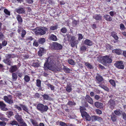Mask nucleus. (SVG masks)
<instances>
[{"mask_svg":"<svg viewBox=\"0 0 126 126\" xmlns=\"http://www.w3.org/2000/svg\"><path fill=\"white\" fill-rule=\"evenodd\" d=\"M58 27V26L57 25L55 26H52L50 27V30H51L54 31L57 29Z\"/></svg>","mask_w":126,"mask_h":126,"instance_id":"a19ab883","label":"nucleus"},{"mask_svg":"<svg viewBox=\"0 0 126 126\" xmlns=\"http://www.w3.org/2000/svg\"><path fill=\"white\" fill-rule=\"evenodd\" d=\"M50 39L53 41H55L57 40V38L55 35H52L50 37Z\"/></svg>","mask_w":126,"mask_h":126,"instance_id":"8fccbe9b","label":"nucleus"},{"mask_svg":"<svg viewBox=\"0 0 126 126\" xmlns=\"http://www.w3.org/2000/svg\"><path fill=\"white\" fill-rule=\"evenodd\" d=\"M84 43L85 44L89 46H91L92 44V42L88 39H86L85 40Z\"/></svg>","mask_w":126,"mask_h":126,"instance_id":"c85d7f7f","label":"nucleus"},{"mask_svg":"<svg viewBox=\"0 0 126 126\" xmlns=\"http://www.w3.org/2000/svg\"><path fill=\"white\" fill-rule=\"evenodd\" d=\"M85 65L88 69H93L94 68L93 66L88 62H85Z\"/></svg>","mask_w":126,"mask_h":126,"instance_id":"e433bc0d","label":"nucleus"},{"mask_svg":"<svg viewBox=\"0 0 126 126\" xmlns=\"http://www.w3.org/2000/svg\"><path fill=\"white\" fill-rule=\"evenodd\" d=\"M4 101L9 104H11L13 103V97L11 95H9L8 96H4L3 97Z\"/></svg>","mask_w":126,"mask_h":126,"instance_id":"0eeeda50","label":"nucleus"},{"mask_svg":"<svg viewBox=\"0 0 126 126\" xmlns=\"http://www.w3.org/2000/svg\"><path fill=\"white\" fill-rule=\"evenodd\" d=\"M102 61L103 64L105 66L107 64H110L112 62V60L111 57L109 55H106L102 57Z\"/></svg>","mask_w":126,"mask_h":126,"instance_id":"7ed1b4c3","label":"nucleus"},{"mask_svg":"<svg viewBox=\"0 0 126 126\" xmlns=\"http://www.w3.org/2000/svg\"><path fill=\"white\" fill-rule=\"evenodd\" d=\"M16 18L18 24L21 25L23 22V20L21 16L19 14L17 15Z\"/></svg>","mask_w":126,"mask_h":126,"instance_id":"4be33fe9","label":"nucleus"},{"mask_svg":"<svg viewBox=\"0 0 126 126\" xmlns=\"http://www.w3.org/2000/svg\"><path fill=\"white\" fill-rule=\"evenodd\" d=\"M48 87V89L50 88L51 90H53L54 89V87L53 85H52L48 83L46 84Z\"/></svg>","mask_w":126,"mask_h":126,"instance_id":"79ce46f5","label":"nucleus"},{"mask_svg":"<svg viewBox=\"0 0 126 126\" xmlns=\"http://www.w3.org/2000/svg\"><path fill=\"white\" fill-rule=\"evenodd\" d=\"M120 110H115L114 111V114L115 113L116 115L119 116L121 114V111Z\"/></svg>","mask_w":126,"mask_h":126,"instance_id":"5fc2aeb1","label":"nucleus"},{"mask_svg":"<svg viewBox=\"0 0 126 126\" xmlns=\"http://www.w3.org/2000/svg\"><path fill=\"white\" fill-rule=\"evenodd\" d=\"M83 118L86 121H90L91 120V117L86 112L81 114Z\"/></svg>","mask_w":126,"mask_h":126,"instance_id":"9d476101","label":"nucleus"},{"mask_svg":"<svg viewBox=\"0 0 126 126\" xmlns=\"http://www.w3.org/2000/svg\"><path fill=\"white\" fill-rule=\"evenodd\" d=\"M48 29L46 27L43 26H40L38 27H36L35 30L34 29V31L35 30V32H37V31H42V32H46L47 31Z\"/></svg>","mask_w":126,"mask_h":126,"instance_id":"9b49d317","label":"nucleus"},{"mask_svg":"<svg viewBox=\"0 0 126 126\" xmlns=\"http://www.w3.org/2000/svg\"><path fill=\"white\" fill-rule=\"evenodd\" d=\"M15 107L19 111H21L22 110L21 108L17 105H15Z\"/></svg>","mask_w":126,"mask_h":126,"instance_id":"774afa93","label":"nucleus"},{"mask_svg":"<svg viewBox=\"0 0 126 126\" xmlns=\"http://www.w3.org/2000/svg\"><path fill=\"white\" fill-rule=\"evenodd\" d=\"M79 109L80 110V112L81 113V114L86 112V111H85V110H86V109L84 107L81 106H80Z\"/></svg>","mask_w":126,"mask_h":126,"instance_id":"c9c22d12","label":"nucleus"},{"mask_svg":"<svg viewBox=\"0 0 126 126\" xmlns=\"http://www.w3.org/2000/svg\"><path fill=\"white\" fill-rule=\"evenodd\" d=\"M98 86L107 91L108 92L109 91V88L107 86H105L104 85H101V84H100Z\"/></svg>","mask_w":126,"mask_h":126,"instance_id":"f704fd0d","label":"nucleus"},{"mask_svg":"<svg viewBox=\"0 0 126 126\" xmlns=\"http://www.w3.org/2000/svg\"><path fill=\"white\" fill-rule=\"evenodd\" d=\"M21 65V63H19L17 65H14L11 66L9 69V72L11 73H13L14 72H15L18 69V68Z\"/></svg>","mask_w":126,"mask_h":126,"instance_id":"423d86ee","label":"nucleus"},{"mask_svg":"<svg viewBox=\"0 0 126 126\" xmlns=\"http://www.w3.org/2000/svg\"><path fill=\"white\" fill-rule=\"evenodd\" d=\"M14 54H7L5 56V59H9L11 58H13L14 57Z\"/></svg>","mask_w":126,"mask_h":126,"instance_id":"473e14b6","label":"nucleus"},{"mask_svg":"<svg viewBox=\"0 0 126 126\" xmlns=\"http://www.w3.org/2000/svg\"><path fill=\"white\" fill-rule=\"evenodd\" d=\"M109 82L110 84L113 86L115 87L116 86V84L115 81L113 79H110L109 81Z\"/></svg>","mask_w":126,"mask_h":126,"instance_id":"49530a36","label":"nucleus"},{"mask_svg":"<svg viewBox=\"0 0 126 126\" xmlns=\"http://www.w3.org/2000/svg\"><path fill=\"white\" fill-rule=\"evenodd\" d=\"M103 17L107 21H111L112 20V18L109 15L106 14L104 15Z\"/></svg>","mask_w":126,"mask_h":126,"instance_id":"aec40b11","label":"nucleus"},{"mask_svg":"<svg viewBox=\"0 0 126 126\" xmlns=\"http://www.w3.org/2000/svg\"><path fill=\"white\" fill-rule=\"evenodd\" d=\"M38 41L39 44H43L45 42V40L44 38H41L39 39Z\"/></svg>","mask_w":126,"mask_h":126,"instance_id":"72a5a7b5","label":"nucleus"},{"mask_svg":"<svg viewBox=\"0 0 126 126\" xmlns=\"http://www.w3.org/2000/svg\"><path fill=\"white\" fill-rule=\"evenodd\" d=\"M3 62L8 65H11L12 63L11 60L7 59H4Z\"/></svg>","mask_w":126,"mask_h":126,"instance_id":"b1692460","label":"nucleus"},{"mask_svg":"<svg viewBox=\"0 0 126 126\" xmlns=\"http://www.w3.org/2000/svg\"><path fill=\"white\" fill-rule=\"evenodd\" d=\"M85 99L86 101L90 104H93V101L92 99L88 95L86 94L85 97Z\"/></svg>","mask_w":126,"mask_h":126,"instance_id":"2eb2a0df","label":"nucleus"},{"mask_svg":"<svg viewBox=\"0 0 126 126\" xmlns=\"http://www.w3.org/2000/svg\"><path fill=\"white\" fill-rule=\"evenodd\" d=\"M63 69L65 73H69L70 72V69L68 67L66 66H63Z\"/></svg>","mask_w":126,"mask_h":126,"instance_id":"7c9ffc66","label":"nucleus"},{"mask_svg":"<svg viewBox=\"0 0 126 126\" xmlns=\"http://www.w3.org/2000/svg\"><path fill=\"white\" fill-rule=\"evenodd\" d=\"M31 122L34 126H37L38 125L37 123L34 120L31 119Z\"/></svg>","mask_w":126,"mask_h":126,"instance_id":"37998d69","label":"nucleus"},{"mask_svg":"<svg viewBox=\"0 0 126 126\" xmlns=\"http://www.w3.org/2000/svg\"><path fill=\"white\" fill-rule=\"evenodd\" d=\"M68 62L69 64L72 65H74L75 64L74 61L72 59H69L68 60Z\"/></svg>","mask_w":126,"mask_h":126,"instance_id":"a18cd8bd","label":"nucleus"},{"mask_svg":"<svg viewBox=\"0 0 126 126\" xmlns=\"http://www.w3.org/2000/svg\"><path fill=\"white\" fill-rule=\"evenodd\" d=\"M7 44V41L5 40H4L2 41L1 45L4 47Z\"/></svg>","mask_w":126,"mask_h":126,"instance_id":"69168bd1","label":"nucleus"},{"mask_svg":"<svg viewBox=\"0 0 126 126\" xmlns=\"http://www.w3.org/2000/svg\"><path fill=\"white\" fill-rule=\"evenodd\" d=\"M6 106V105L3 103V101H0V107L2 109V110L5 111L8 110L7 108H5Z\"/></svg>","mask_w":126,"mask_h":126,"instance_id":"412c9836","label":"nucleus"},{"mask_svg":"<svg viewBox=\"0 0 126 126\" xmlns=\"http://www.w3.org/2000/svg\"><path fill=\"white\" fill-rule=\"evenodd\" d=\"M93 18L97 20H100L102 18V16L100 14H96L93 16Z\"/></svg>","mask_w":126,"mask_h":126,"instance_id":"6ab92c4d","label":"nucleus"},{"mask_svg":"<svg viewBox=\"0 0 126 126\" xmlns=\"http://www.w3.org/2000/svg\"><path fill=\"white\" fill-rule=\"evenodd\" d=\"M15 117L17 121L19 123L22 122L23 119H22V116L17 113L15 115Z\"/></svg>","mask_w":126,"mask_h":126,"instance_id":"dca6fc26","label":"nucleus"},{"mask_svg":"<svg viewBox=\"0 0 126 126\" xmlns=\"http://www.w3.org/2000/svg\"><path fill=\"white\" fill-rule=\"evenodd\" d=\"M66 124L62 121L59 122V125L61 126H68Z\"/></svg>","mask_w":126,"mask_h":126,"instance_id":"864d4df0","label":"nucleus"},{"mask_svg":"<svg viewBox=\"0 0 126 126\" xmlns=\"http://www.w3.org/2000/svg\"><path fill=\"white\" fill-rule=\"evenodd\" d=\"M44 100H49L50 99V97L48 95L46 94L42 95Z\"/></svg>","mask_w":126,"mask_h":126,"instance_id":"c756f323","label":"nucleus"},{"mask_svg":"<svg viewBox=\"0 0 126 126\" xmlns=\"http://www.w3.org/2000/svg\"><path fill=\"white\" fill-rule=\"evenodd\" d=\"M5 38V37L4 33H2V32H0V40H2Z\"/></svg>","mask_w":126,"mask_h":126,"instance_id":"6e6d98bb","label":"nucleus"},{"mask_svg":"<svg viewBox=\"0 0 126 126\" xmlns=\"http://www.w3.org/2000/svg\"><path fill=\"white\" fill-rule=\"evenodd\" d=\"M45 49L43 48L40 47L39 48V50L38 51V55L40 56H42L44 53Z\"/></svg>","mask_w":126,"mask_h":126,"instance_id":"5701e85b","label":"nucleus"},{"mask_svg":"<svg viewBox=\"0 0 126 126\" xmlns=\"http://www.w3.org/2000/svg\"><path fill=\"white\" fill-rule=\"evenodd\" d=\"M68 37V41L70 42L71 46L72 47H75L76 45H77L78 41L77 40L75 39V37L74 36H72L70 38V35H67Z\"/></svg>","mask_w":126,"mask_h":126,"instance_id":"20e7f679","label":"nucleus"},{"mask_svg":"<svg viewBox=\"0 0 126 126\" xmlns=\"http://www.w3.org/2000/svg\"><path fill=\"white\" fill-rule=\"evenodd\" d=\"M95 106L97 108H101L103 107L102 103L98 102H96L94 103Z\"/></svg>","mask_w":126,"mask_h":126,"instance_id":"393cba45","label":"nucleus"},{"mask_svg":"<svg viewBox=\"0 0 126 126\" xmlns=\"http://www.w3.org/2000/svg\"><path fill=\"white\" fill-rule=\"evenodd\" d=\"M120 28L122 30H124L126 29L123 23L120 24Z\"/></svg>","mask_w":126,"mask_h":126,"instance_id":"bf43d9fd","label":"nucleus"},{"mask_svg":"<svg viewBox=\"0 0 126 126\" xmlns=\"http://www.w3.org/2000/svg\"><path fill=\"white\" fill-rule=\"evenodd\" d=\"M6 124V123L4 121H0V126H5Z\"/></svg>","mask_w":126,"mask_h":126,"instance_id":"338daca9","label":"nucleus"},{"mask_svg":"<svg viewBox=\"0 0 126 126\" xmlns=\"http://www.w3.org/2000/svg\"><path fill=\"white\" fill-rule=\"evenodd\" d=\"M72 85L70 84L69 85H67L66 87V90L68 92H70L72 90L71 88Z\"/></svg>","mask_w":126,"mask_h":126,"instance_id":"bb28decb","label":"nucleus"},{"mask_svg":"<svg viewBox=\"0 0 126 126\" xmlns=\"http://www.w3.org/2000/svg\"><path fill=\"white\" fill-rule=\"evenodd\" d=\"M6 114L9 118L13 115V112L11 111L7 112Z\"/></svg>","mask_w":126,"mask_h":126,"instance_id":"de8ad7c7","label":"nucleus"},{"mask_svg":"<svg viewBox=\"0 0 126 126\" xmlns=\"http://www.w3.org/2000/svg\"><path fill=\"white\" fill-rule=\"evenodd\" d=\"M38 42L36 41V40H35L33 43V46L36 47H38L39 46Z\"/></svg>","mask_w":126,"mask_h":126,"instance_id":"13d9d810","label":"nucleus"},{"mask_svg":"<svg viewBox=\"0 0 126 126\" xmlns=\"http://www.w3.org/2000/svg\"><path fill=\"white\" fill-rule=\"evenodd\" d=\"M67 105L70 106H71L73 105H75L76 104V103L71 101H69L67 103Z\"/></svg>","mask_w":126,"mask_h":126,"instance_id":"603ef678","label":"nucleus"},{"mask_svg":"<svg viewBox=\"0 0 126 126\" xmlns=\"http://www.w3.org/2000/svg\"><path fill=\"white\" fill-rule=\"evenodd\" d=\"M40 65V64L38 62L33 63L32 65V66L35 68L39 67Z\"/></svg>","mask_w":126,"mask_h":126,"instance_id":"ea45409f","label":"nucleus"},{"mask_svg":"<svg viewBox=\"0 0 126 126\" xmlns=\"http://www.w3.org/2000/svg\"><path fill=\"white\" fill-rule=\"evenodd\" d=\"M19 123L21 124L20 125V126H27V124L25 122H24L23 120L22 122H20Z\"/></svg>","mask_w":126,"mask_h":126,"instance_id":"680f3d73","label":"nucleus"},{"mask_svg":"<svg viewBox=\"0 0 126 126\" xmlns=\"http://www.w3.org/2000/svg\"><path fill=\"white\" fill-rule=\"evenodd\" d=\"M15 11L17 13L19 14L25 13L24 7L23 6H20L19 7L16 9Z\"/></svg>","mask_w":126,"mask_h":126,"instance_id":"1a4fd4ad","label":"nucleus"},{"mask_svg":"<svg viewBox=\"0 0 126 126\" xmlns=\"http://www.w3.org/2000/svg\"><path fill=\"white\" fill-rule=\"evenodd\" d=\"M36 34H39L40 35H42L45 34L46 32H35Z\"/></svg>","mask_w":126,"mask_h":126,"instance_id":"e2e57ef3","label":"nucleus"},{"mask_svg":"<svg viewBox=\"0 0 126 126\" xmlns=\"http://www.w3.org/2000/svg\"><path fill=\"white\" fill-rule=\"evenodd\" d=\"M4 12L6 15L8 16L10 15V12L6 9H4Z\"/></svg>","mask_w":126,"mask_h":126,"instance_id":"3c124183","label":"nucleus"},{"mask_svg":"<svg viewBox=\"0 0 126 126\" xmlns=\"http://www.w3.org/2000/svg\"><path fill=\"white\" fill-rule=\"evenodd\" d=\"M112 53H115L118 55H120L122 54V51L119 49H116L113 50L112 51Z\"/></svg>","mask_w":126,"mask_h":126,"instance_id":"f3484780","label":"nucleus"},{"mask_svg":"<svg viewBox=\"0 0 126 126\" xmlns=\"http://www.w3.org/2000/svg\"><path fill=\"white\" fill-rule=\"evenodd\" d=\"M41 81L40 79H37L36 80V86L39 88V90L42 91V88L41 86Z\"/></svg>","mask_w":126,"mask_h":126,"instance_id":"a211bd4d","label":"nucleus"},{"mask_svg":"<svg viewBox=\"0 0 126 126\" xmlns=\"http://www.w3.org/2000/svg\"><path fill=\"white\" fill-rule=\"evenodd\" d=\"M24 79V81L26 82H29L30 80V77L27 75L25 76Z\"/></svg>","mask_w":126,"mask_h":126,"instance_id":"58836bf2","label":"nucleus"},{"mask_svg":"<svg viewBox=\"0 0 126 126\" xmlns=\"http://www.w3.org/2000/svg\"><path fill=\"white\" fill-rule=\"evenodd\" d=\"M50 47L51 49L57 50H60L62 48V46L61 45L56 42L53 43L52 44L50 45Z\"/></svg>","mask_w":126,"mask_h":126,"instance_id":"39448f33","label":"nucleus"},{"mask_svg":"<svg viewBox=\"0 0 126 126\" xmlns=\"http://www.w3.org/2000/svg\"><path fill=\"white\" fill-rule=\"evenodd\" d=\"M20 105L23 109V110L28 112L29 111L28 109L25 105L21 104H20Z\"/></svg>","mask_w":126,"mask_h":126,"instance_id":"2f4dec72","label":"nucleus"},{"mask_svg":"<svg viewBox=\"0 0 126 126\" xmlns=\"http://www.w3.org/2000/svg\"><path fill=\"white\" fill-rule=\"evenodd\" d=\"M36 107L37 109L42 113L47 111L48 109L47 106L44 105L41 103L38 104Z\"/></svg>","mask_w":126,"mask_h":126,"instance_id":"f03ea898","label":"nucleus"},{"mask_svg":"<svg viewBox=\"0 0 126 126\" xmlns=\"http://www.w3.org/2000/svg\"><path fill=\"white\" fill-rule=\"evenodd\" d=\"M12 78L13 81H16L17 78V76L16 74L13 73L12 74Z\"/></svg>","mask_w":126,"mask_h":126,"instance_id":"4c0bfd02","label":"nucleus"},{"mask_svg":"<svg viewBox=\"0 0 126 126\" xmlns=\"http://www.w3.org/2000/svg\"><path fill=\"white\" fill-rule=\"evenodd\" d=\"M121 112L122 113L123 119L125 120H126V114L125 112L124 111L122 112V110H121Z\"/></svg>","mask_w":126,"mask_h":126,"instance_id":"4d7b16f0","label":"nucleus"},{"mask_svg":"<svg viewBox=\"0 0 126 126\" xmlns=\"http://www.w3.org/2000/svg\"><path fill=\"white\" fill-rule=\"evenodd\" d=\"M10 124L12 125H15L17 126L18 125V123L16 121H11L10 122Z\"/></svg>","mask_w":126,"mask_h":126,"instance_id":"09e8293b","label":"nucleus"},{"mask_svg":"<svg viewBox=\"0 0 126 126\" xmlns=\"http://www.w3.org/2000/svg\"><path fill=\"white\" fill-rule=\"evenodd\" d=\"M111 36L113 37L116 41L118 40V37L117 36V33L116 32H111Z\"/></svg>","mask_w":126,"mask_h":126,"instance_id":"cd10ccee","label":"nucleus"},{"mask_svg":"<svg viewBox=\"0 0 126 126\" xmlns=\"http://www.w3.org/2000/svg\"><path fill=\"white\" fill-rule=\"evenodd\" d=\"M114 65L117 68L119 69H123L124 68V65L122 61H117L114 64Z\"/></svg>","mask_w":126,"mask_h":126,"instance_id":"6e6552de","label":"nucleus"},{"mask_svg":"<svg viewBox=\"0 0 126 126\" xmlns=\"http://www.w3.org/2000/svg\"><path fill=\"white\" fill-rule=\"evenodd\" d=\"M110 116L111 120L113 122H114L116 121L117 116L114 113H112Z\"/></svg>","mask_w":126,"mask_h":126,"instance_id":"a878e982","label":"nucleus"},{"mask_svg":"<svg viewBox=\"0 0 126 126\" xmlns=\"http://www.w3.org/2000/svg\"><path fill=\"white\" fill-rule=\"evenodd\" d=\"M60 64V62L57 59L48 57L44 63V68L45 70L48 69L53 71H58L60 70V67H58Z\"/></svg>","mask_w":126,"mask_h":126,"instance_id":"f257e3e1","label":"nucleus"},{"mask_svg":"<svg viewBox=\"0 0 126 126\" xmlns=\"http://www.w3.org/2000/svg\"><path fill=\"white\" fill-rule=\"evenodd\" d=\"M97 75L96 76V80L98 83L102 82L104 80V79L102 76L99 75L97 73Z\"/></svg>","mask_w":126,"mask_h":126,"instance_id":"ddd939ff","label":"nucleus"},{"mask_svg":"<svg viewBox=\"0 0 126 126\" xmlns=\"http://www.w3.org/2000/svg\"><path fill=\"white\" fill-rule=\"evenodd\" d=\"M87 48L86 46L84 45H83L80 48V51H82L83 52H84L86 51Z\"/></svg>","mask_w":126,"mask_h":126,"instance_id":"c03bdc74","label":"nucleus"},{"mask_svg":"<svg viewBox=\"0 0 126 126\" xmlns=\"http://www.w3.org/2000/svg\"><path fill=\"white\" fill-rule=\"evenodd\" d=\"M109 14L111 16H113L114 14H116V13L115 12L111 11H110L109 13Z\"/></svg>","mask_w":126,"mask_h":126,"instance_id":"0e129e2a","label":"nucleus"},{"mask_svg":"<svg viewBox=\"0 0 126 126\" xmlns=\"http://www.w3.org/2000/svg\"><path fill=\"white\" fill-rule=\"evenodd\" d=\"M91 120L92 122H94L96 121H100L102 120L101 117L95 115L92 116L91 117Z\"/></svg>","mask_w":126,"mask_h":126,"instance_id":"4468645a","label":"nucleus"},{"mask_svg":"<svg viewBox=\"0 0 126 126\" xmlns=\"http://www.w3.org/2000/svg\"><path fill=\"white\" fill-rule=\"evenodd\" d=\"M108 105L111 109H114L115 105V101L112 99H110L108 102Z\"/></svg>","mask_w":126,"mask_h":126,"instance_id":"f8f14e48","label":"nucleus"},{"mask_svg":"<svg viewBox=\"0 0 126 126\" xmlns=\"http://www.w3.org/2000/svg\"><path fill=\"white\" fill-rule=\"evenodd\" d=\"M106 47L107 49H111L112 48V46H111L109 44H107L106 46Z\"/></svg>","mask_w":126,"mask_h":126,"instance_id":"052dcab7","label":"nucleus"}]
</instances>
